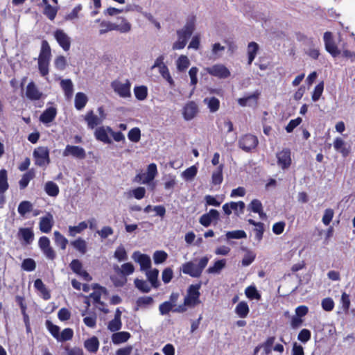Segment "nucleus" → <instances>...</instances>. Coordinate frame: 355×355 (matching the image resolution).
Segmentation results:
<instances>
[{"label": "nucleus", "instance_id": "052dcab7", "mask_svg": "<svg viewBox=\"0 0 355 355\" xmlns=\"http://www.w3.org/2000/svg\"><path fill=\"white\" fill-rule=\"evenodd\" d=\"M231 202H232V210L234 211V214L236 216H239L241 214H243L244 209L245 207V205L243 201Z\"/></svg>", "mask_w": 355, "mask_h": 355}, {"label": "nucleus", "instance_id": "680f3d73", "mask_svg": "<svg viewBox=\"0 0 355 355\" xmlns=\"http://www.w3.org/2000/svg\"><path fill=\"white\" fill-rule=\"evenodd\" d=\"M146 194V189L142 187H139L136 189H132L129 192L130 196H133L137 200L142 199Z\"/></svg>", "mask_w": 355, "mask_h": 355}, {"label": "nucleus", "instance_id": "0eeeda50", "mask_svg": "<svg viewBox=\"0 0 355 355\" xmlns=\"http://www.w3.org/2000/svg\"><path fill=\"white\" fill-rule=\"evenodd\" d=\"M326 51L329 53L334 58L338 56L341 51L337 47L332 33L327 31L323 36Z\"/></svg>", "mask_w": 355, "mask_h": 355}, {"label": "nucleus", "instance_id": "bb28decb", "mask_svg": "<svg viewBox=\"0 0 355 355\" xmlns=\"http://www.w3.org/2000/svg\"><path fill=\"white\" fill-rule=\"evenodd\" d=\"M93 288L95 291L89 295V297L93 300L94 303L97 304L101 302V297L103 294H107V291L105 287L101 286L98 284H94L93 286Z\"/></svg>", "mask_w": 355, "mask_h": 355}, {"label": "nucleus", "instance_id": "49530a36", "mask_svg": "<svg viewBox=\"0 0 355 355\" xmlns=\"http://www.w3.org/2000/svg\"><path fill=\"white\" fill-rule=\"evenodd\" d=\"M204 103L207 105L210 112H215L219 109L220 101L215 97L205 98Z\"/></svg>", "mask_w": 355, "mask_h": 355}, {"label": "nucleus", "instance_id": "a878e982", "mask_svg": "<svg viewBox=\"0 0 355 355\" xmlns=\"http://www.w3.org/2000/svg\"><path fill=\"white\" fill-rule=\"evenodd\" d=\"M87 228V223L82 221L77 225H70L68 227V235L71 237H75L77 234H81Z\"/></svg>", "mask_w": 355, "mask_h": 355}, {"label": "nucleus", "instance_id": "338daca9", "mask_svg": "<svg viewBox=\"0 0 355 355\" xmlns=\"http://www.w3.org/2000/svg\"><path fill=\"white\" fill-rule=\"evenodd\" d=\"M128 137L132 142H138L141 138V131L139 128H132L128 134Z\"/></svg>", "mask_w": 355, "mask_h": 355}, {"label": "nucleus", "instance_id": "9b49d317", "mask_svg": "<svg viewBox=\"0 0 355 355\" xmlns=\"http://www.w3.org/2000/svg\"><path fill=\"white\" fill-rule=\"evenodd\" d=\"M53 37L64 51L69 50L71 47V38L63 30H56L53 33Z\"/></svg>", "mask_w": 355, "mask_h": 355}, {"label": "nucleus", "instance_id": "603ef678", "mask_svg": "<svg viewBox=\"0 0 355 355\" xmlns=\"http://www.w3.org/2000/svg\"><path fill=\"white\" fill-rule=\"evenodd\" d=\"M245 293L247 297L251 300H260L261 298V295L258 293V291L254 286H250L247 287L245 290Z\"/></svg>", "mask_w": 355, "mask_h": 355}, {"label": "nucleus", "instance_id": "864d4df0", "mask_svg": "<svg viewBox=\"0 0 355 355\" xmlns=\"http://www.w3.org/2000/svg\"><path fill=\"white\" fill-rule=\"evenodd\" d=\"M226 237L227 239H245L247 237V234L243 230H234L227 232L226 233Z\"/></svg>", "mask_w": 355, "mask_h": 355}, {"label": "nucleus", "instance_id": "3c124183", "mask_svg": "<svg viewBox=\"0 0 355 355\" xmlns=\"http://www.w3.org/2000/svg\"><path fill=\"white\" fill-rule=\"evenodd\" d=\"M34 286L37 290H38L43 294V297L45 300H48L50 298V295L47 289L46 288L45 285L40 279H37L35 281Z\"/></svg>", "mask_w": 355, "mask_h": 355}, {"label": "nucleus", "instance_id": "ea45409f", "mask_svg": "<svg viewBox=\"0 0 355 355\" xmlns=\"http://www.w3.org/2000/svg\"><path fill=\"white\" fill-rule=\"evenodd\" d=\"M55 243L62 250H65L68 244V240L58 231L53 232Z\"/></svg>", "mask_w": 355, "mask_h": 355}, {"label": "nucleus", "instance_id": "20e7f679", "mask_svg": "<svg viewBox=\"0 0 355 355\" xmlns=\"http://www.w3.org/2000/svg\"><path fill=\"white\" fill-rule=\"evenodd\" d=\"M200 284H192L189 286L187 290V294L184 297V304L187 306L194 307L200 303Z\"/></svg>", "mask_w": 355, "mask_h": 355}, {"label": "nucleus", "instance_id": "f257e3e1", "mask_svg": "<svg viewBox=\"0 0 355 355\" xmlns=\"http://www.w3.org/2000/svg\"><path fill=\"white\" fill-rule=\"evenodd\" d=\"M196 29V17H189L184 26L177 31L178 40L173 44V50H180L184 48L188 40Z\"/></svg>", "mask_w": 355, "mask_h": 355}, {"label": "nucleus", "instance_id": "a18cd8bd", "mask_svg": "<svg viewBox=\"0 0 355 355\" xmlns=\"http://www.w3.org/2000/svg\"><path fill=\"white\" fill-rule=\"evenodd\" d=\"M134 283L135 287L142 293H149L151 290V285L145 280L135 279Z\"/></svg>", "mask_w": 355, "mask_h": 355}, {"label": "nucleus", "instance_id": "c9c22d12", "mask_svg": "<svg viewBox=\"0 0 355 355\" xmlns=\"http://www.w3.org/2000/svg\"><path fill=\"white\" fill-rule=\"evenodd\" d=\"M44 191L48 196L56 197L59 194V187L56 183L53 181H48L44 185Z\"/></svg>", "mask_w": 355, "mask_h": 355}, {"label": "nucleus", "instance_id": "4468645a", "mask_svg": "<svg viewBox=\"0 0 355 355\" xmlns=\"http://www.w3.org/2000/svg\"><path fill=\"white\" fill-rule=\"evenodd\" d=\"M277 164L282 169L289 168L291 164V150L288 148H284L276 155Z\"/></svg>", "mask_w": 355, "mask_h": 355}, {"label": "nucleus", "instance_id": "e2e57ef3", "mask_svg": "<svg viewBox=\"0 0 355 355\" xmlns=\"http://www.w3.org/2000/svg\"><path fill=\"white\" fill-rule=\"evenodd\" d=\"M46 327L48 330L50 331L51 335L55 338L58 339L60 334V327L54 324H53L50 320L46 321Z\"/></svg>", "mask_w": 355, "mask_h": 355}, {"label": "nucleus", "instance_id": "79ce46f5", "mask_svg": "<svg viewBox=\"0 0 355 355\" xmlns=\"http://www.w3.org/2000/svg\"><path fill=\"white\" fill-rule=\"evenodd\" d=\"M225 264L226 261L225 259L218 260L212 266L208 268L207 272L209 274H218L225 268Z\"/></svg>", "mask_w": 355, "mask_h": 355}, {"label": "nucleus", "instance_id": "2eb2a0df", "mask_svg": "<svg viewBox=\"0 0 355 355\" xmlns=\"http://www.w3.org/2000/svg\"><path fill=\"white\" fill-rule=\"evenodd\" d=\"M198 112V107L193 101H189L185 104L182 109V116L184 120L191 121Z\"/></svg>", "mask_w": 355, "mask_h": 355}, {"label": "nucleus", "instance_id": "39448f33", "mask_svg": "<svg viewBox=\"0 0 355 355\" xmlns=\"http://www.w3.org/2000/svg\"><path fill=\"white\" fill-rule=\"evenodd\" d=\"M35 164L41 167H46L50 163L49 150L46 146L36 148L33 153Z\"/></svg>", "mask_w": 355, "mask_h": 355}, {"label": "nucleus", "instance_id": "c756f323", "mask_svg": "<svg viewBox=\"0 0 355 355\" xmlns=\"http://www.w3.org/2000/svg\"><path fill=\"white\" fill-rule=\"evenodd\" d=\"M223 164H219L218 167L212 172L211 184L214 185H220L223 180Z\"/></svg>", "mask_w": 355, "mask_h": 355}, {"label": "nucleus", "instance_id": "6ab92c4d", "mask_svg": "<svg viewBox=\"0 0 355 355\" xmlns=\"http://www.w3.org/2000/svg\"><path fill=\"white\" fill-rule=\"evenodd\" d=\"M26 95L28 98L36 101L42 97V93L39 91L33 82H31L26 87Z\"/></svg>", "mask_w": 355, "mask_h": 355}, {"label": "nucleus", "instance_id": "a19ab883", "mask_svg": "<svg viewBox=\"0 0 355 355\" xmlns=\"http://www.w3.org/2000/svg\"><path fill=\"white\" fill-rule=\"evenodd\" d=\"M35 177V172L30 170L24 173L19 182L20 189H24L28 185L29 182Z\"/></svg>", "mask_w": 355, "mask_h": 355}, {"label": "nucleus", "instance_id": "72a5a7b5", "mask_svg": "<svg viewBox=\"0 0 355 355\" xmlns=\"http://www.w3.org/2000/svg\"><path fill=\"white\" fill-rule=\"evenodd\" d=\"M88 101V98L87 95L83 92H78L76 94L74 105L75 107L78 110H82L86 105Z\"/></svg>", "mask_w": 355, "mask_h": 355}, {"label": "nucleus", "instance_id": "f03ea898", "mask_svg": "<svg viewBox=\"0 0 355 355\" xmlns=\"http://www.w3.org/2000/svg\"><path fill=\"white\" fill-rule=\"evenodd\" d=\"M51 59V47L46 40H43L41 44V49L37 58V65L40 75L47 80Z\"/></svg>", "mask_w": 355, "mask_h": 355}, {"label": "nucleus", "instance_id": "393cba45", "mask_svg": "<svg viewBox=\"0 0 355 355\" xmlns=\"http://www.w3.org/2000/svg\"><path fill=\"white\" fill-rule=\"evenodd\" d=\"M259 93L256 92L248 96L240 98L238 99V103L241 106H254L257 103Z\"/></svg>", "mask_w": 355, "mask_h": 355}, {"label": "nucleus", "instance_id": "412c9836", "mask_svg": "<svg viewBox=\"0 0 355 355\" xmlns=\"http://www.w3.org/2000/svg\"><path fill=\"white\" fill-rule=\"evenodd\" d=\"M85 120L87 123L89 128L93 129L96 125L101 124L103 121L102 119L94 114L92 110L88 112L85 116Z\"/></svg>", "mask_w": 355, "mask_h": 355}, {"label": "nucleus", "instance_id": "0e129e2a", "mask_svg": "<svg viewBox=\"0 0 355 355\" xmlns=\"http://www.w3.org/2000/svg\"><path fill=\"white\" fill-rule=\"evenodd\" d=\"M159 72L160 73V74L162 75L163 78L165 79L168 83V84L170 85L171 87L174 86V85H175L174 80L172 78V77L170 74L169 70L166 66L162 67V69H160L159 70Z\"/></svg>", "mask_w": 355, "mask_h": 355}, {"label": "nucleus", "instance_id": "473e14b6", "mask_svg": "<svg viewBox=\"0 0 355 355\" xmlns=\"http://www.w3.org/2000/svg\"><path fill=\"white\" fill-rule=\"evenodd\" d=\"M130 338V334L128 331L114 332L112 336L114 344L119 345L126 342Z\"/></svg>", "mask_w": 355, "mask_h": 355}, {"label": "nucleus", "instance_id": "6e6552de", "mask_svg": "<svg viewBox=\"0 0 355 355\" xmlns=\"http://www.w3.org/2000/svg\"><path fill=\"white\" fill-rule=\"evenodd\" d=\"M257 144L258 139L257 137L250 134L241 137L239 141V147L246 152L255 148Z\"/></svg>", "mask_w": 355, "mask_h": 355}, {"label": "nucleus", "instance_id": "423d86ee", "mask_svg": "<svg viewBox=\"0 0 355 355\" xmlns=\"http://www.w3.org/2000/svg\"><path fill=\"white\" fill-rule=\"evenodd\" d=\"M111 87L114 92L121 98H126L131 96V84L129 80H125V82L114 80L111 83Z\"/></svg>", "mask_w": 355, "mask_h": 355}, {"label": "nucleus", "instance_id": "f704fd0d", "mask_svg": "<svg viewBox=\"0 0 355 355\" xmlns=\"http://www.w3.org/2000/svg\"><path fill=\"white\" fill-rule=\"evenodd\" d=\"M259 45L254 42H251L248 44L247 48V53L248 57V64L250 65L253 60H254L257 52L259 51Z\"/></svg>", "mask_w": 355, "mask_h": 355}, {"label": "nucleus", "instance_id": "8fccbe9b", "mask_svg": "<svg viewBox=\"0 0 355 355\" xmlns=\"http://www.w3.org/2000/svg\"><path fill=\"white\" fill-rule=\"evenodd\" d=\"M135 97L139 101H144L146 98L148 94V89L146 86H138L134 88Z\"/></svg>", "mask_w": 355, "mask_h": 355}, {"label": "nucleus", "instance_id": "b1692460", "mask_svg": "<svg viewBox=\"0 0 355 355\" xmlns=\"http://www.w3.org/2000/svg\"><path fill=\"white\" fill-rule=\"evenodd\" d=\"M146 272V276L148 280V282L150 283L151 286L154 288H157L159 286V282L158 281V275H159V270L157 268L154 269H148L145 271Z\"/></svg>", "mask_w": 355, "mask_h": 355}, {"label": "nucleus", "instance_id": "37998d69", "mask_svg": "<svg viewBox=\"0 0 355 355\" xmlns=\"http://www.w3.org/2000/svg\"><path fill=\"white\" fill-rule=\"evenodd\" d=\"M33 204L28 200L22 201L19 203L17 211L18 213L21 216H24L27 213H29L33 209Z\"/></svg>", "mask_w": 355, "mask_h": 355}, {"label": "nucleus", "instance_id": "774afa93", "mask_svg": "<svg viewBox=\"0 0 355 355\" xmlns=\"http://www.w3.org/2000/svg\"><path fill=\"white\" fill-rule=\"evenodd\" d=\"M311 331L307 329H303L300 331V333L297 336V339L300 342H302L303 343H306L311 339Z\"/></svg>", "mask_w": 355, "mask_h": 355}, {"label": "nucleus", "instance_id": "7c9ffc66", "mask_svg": "<svg viewBox=\"0 0 355 355\" xmlns=\"http://www.w3.org/2000/svg\"><path fill=\"white\" fill-rule=\"evenodd\" d=\"M70 244L82 254H85L87 251V242L81 237H78L74 241H71Z\"/></svg>", "mask_w": 355, "mask_h": 355}, {"label": "nucleus", "instance_id": "2f4dec72", "mask_svg": "<svg viewBox=\"0 0 355 355\" xmlns=\"http://www.w3.org/2000/svg\"><path fill=\"white\" fill-rule=\"evenodd\" d=\"M60 87L64 91V95L67 99L72 97L73 92V85L70 79H64L60 82Z\"/></svg>", "mask_w": 355, "mask_h": 355}, {"label": "nucleus", "instance_id": "7ed1b4c3", "mask_svg": "<svg viewBox=\"0 0 355 355\" xmlns=\"http://www.w3.org/2000/svg\"><path fill=\"white\" fill-rule=\"evenodd\" d=\"M209 258L207 256L201 257L199 259H194L183 263L180 268V270L185 275H188L192 277H200L203 270L207 266Z\"/></svg>", "mask_w": 355, "mask_h": 355}, {"label": "nucleus", "instance_id": "4c0bfd02", "mask_svg": "<svg viewBox=\"0 0 355 355\" xmlns=\"http://www.w3.org/2000/svg\"><path fill=\"white\" fill-rule=\"evenodd\" d=\"M250 311L249 306L245 302H240L235 308V313L241 318L247 317Z\"/></svg>", "mask_w": 355, "mask_h": 355}, {"label": "nucleus", "instance_id": "13d9d810", "mask_svg": "<svg viewBox=\"0 0 355 355\" xmlns=\"http://www.w3.org/2000/svg\"><path fill=\"white\" fill-rule=\"evenodd\" d=\"M198 69L196 67H192L189 71V76L190 78V85L193 87V89L196 88L198 83L197 75Z\"/></svg>", "mask_w": 355, "mask_h": 355}, {"label": "nucleus", "instance_id": "1a4fd4ad", "mask_svg": "<svg viewBox=\"0 0 355 355\" xmlns=\"http://www.w3.org/2000/svg\"><path fill=\"white\" fill-rule=\"evenodd\" d=\"M205 71L210 75L219 78H227L230 76L229 69L221 64H216L205 68Z\"/></svg>", "mask_w": 355, "mask_h": 355}, {"label": "nucleus", "instance_id": "dca6fc26", "mask_svg": "<svg viewBox=\"0 0 355 355\" xmlns=\"http://www.w3.org/2000/svg\"><path fill=\"white\" fill-rule=\"evenodd\" d=\"M53 217L50 213H47L44 216L40 218L39 227L42 232L49 233L51 232L53 225Z\"/></svg>", "mask_w": 355, "mask_h": 355}, {"label": "nucleus", "instance_id": "f8f14e48", "mask_svg": "<svg viewBox=\"0 0 355 355\" xmlns=\"http://www.w3.org/2000/svg\"><path fill=\"white\" fill-rule=\"evenodd\" d=\"M132 259L140 266L141 271H146L151 268V260L148 255L135 251L132 254Z\"/></svg>", "mask_w": 355, "mask_h": 355}, {"label": "nucleus", "instance_id": "f3484780", "mask_svg": "<svg viewBox=\"0 0 355 355\" xmlns=\"http://www.w3.org/2000/svg\"><path fill=\"white\" fill-rule=\"evenodd\" d=\"M219 219V212L216 209H211L208 213L202 215L199 219L200 223L204 227H209L213 220Z\"/></svg>", "mask_w": 355, "mask_h": 355}, {"label": "nucleus", "instance_id": "4be33fe9", "mask_svg": "<svg viewBox=\"0 0 355 355\" xmlns=\"http://www.w3.org/2000/svg\"><path fill=\"white\" fill-rule=\"evenodd\" d=\"M108 133L107 127H100L95 130L94 135L97 140L105 144H111L112 140L110 139Z\"/></svg>", "mask_w": 355, "mask_h": 355}, {"label": "nucleus", "instance_id": "cd10ccee", "mask_svg": "<svg viewBox=\"0 0 355 355\" xmlns=\"http://www.w3.org/2000/svg\"><path fill=\"white\" fill-rule=\"evenodd\" d=\"M85 348L90 353H96L99 347V341L97 337L92 336L84 342Z\"/></svg>", "mask_w": 355, "mask_h": 355}, {"label": "nucleus", "instance_id": "e433bc0d", "mask_svg": "<svg viewBox=\"0 0 355 355\" xmlns=\"http://www.w3.org/2000/svg\"><path fill=\"white\" fill-rule=\"evenodd\" d=\"M334 147L336 151L340 152L343 157L349 154V150L345 147V142L340 137H336L334 141Z\"/></svg>", "mask_w": 355, "mask_h": 355}, {"label": "nucleus", "instance_id": "09e8293b", "mask_svg": "<svg viewBox=\"0 0 355 355\" xmlns=\"http://www.w3.org/2000/svg\"><path fill=\"white\" fill-rule=\"evenodd\" d=\"M114 257L119 262L126 261L128 259V254L125 248L123 245H119L116 248Z\"/></svg>", "mask_w": 355, "mask_h": 355}, {"label": "nucleus", "instance_id": "4d7b16f0", "mask_svg": "<svg viewBox=\"0 0 355 355\" xmlns=\"http://www.w3.org/2000/svg\"><path fill=\"white\" fill-rule=\"evenodd\" d=\"M122 327V322L121 319L114 318L109 322L107 329L112 332H116L120 330Z\"/></svg>", "mask_w": 355, "mask_h": 355}, {"label": "nucleus", "instance_id": "bf43d9fd", "mask_svg": "<svg viewBox=\"0 0 355 355\" xmlns=\"http://www.w3.org/2000/svg\"><path fill=\"white\" fill-rule=\"evenodd\" d=\"M73 331L70 328L64 329L61 334H59V337L57 339L58 341H67L73 338Z\"/></svg>", "mask_w": 355, "mask_h": 355}, {"label": "nucleus", "instance_id": "6e6d98bb", "mask_svg": "<svg viewBox=\"0 0 355 355\" xmlns=\"http://www.w3.org/2000/svg\"><path fill=\"white\" fill-rule=\"evenodd\" d=\"M114 31H119L122 33H128L131 30V24L125 19H123L120 24H115Z\"/></svg>", "mask_w": 355, "mask_h": 355}, {"label": "nucleus", "instance_id": "69168bd1", "mask_svg": "<svg viewBox=\"0 0 355 355\" xmlns=\"http://www.w3.org/2000/svg\"><path fill=\"white\" fill-rule=\"evenodd\" d=\"M101 29L99 30L100 35H103L106 33L108 31H114L115 24L103 21L100 24Z\"/></svg>", "mask_w": 355, "mask_h": 355}, {"label": "nucleus", "instance_id": "c85d7f7f", "mask_svg": "<svg viewBox=\"0 0 355 355\" xmlns=\"http://www.w3.org/2000/svg\"><path fill=\"white\" fill-rule=\"evenodd\" d=\"M18 235L26 244H30L34 239V233L31 228H20Z\"/></svg>", "mask_w": 355, "mask_h": 355}, {"label": "nucleus", "instance_id": "5701e85b", "mask_svg": "<svg viewBox=\"0 0 355 355\" xmlns=\"http://www.w3.org/2000/svg\"><path fill=\"white\" fill-rule=\"evenodd\" d=\"M56 114V109L51 107L44 111V112L40 115V119L44 123H49L54 120Z\"/></svg>", "mask_w": 355, "mask_h": 355}, {"label": "nucleus", "instance_id": "5fc2aeb1", "mask_svg": "<svg viewBox=\"0 0 355 355\" xmlns=\"http://www.w3.org/2000/svg\"><path fill=\"white\" fill-rule=\"evenodd\" d=\"M323 90H324V83L320 82L314 88V90L313 92L312 96H311L312 101L314 102L318 101L319 100V98H320V96H322Z\"/></svg>", "mask_w": 355, "mask_h": 355}, {"label": "nucleus", "instance_id": "de8ad7c7", "mask_svg": "<svg viewBox=\"0 0 355 355\" xmlns=\"http://www.w3.org/2000/svg\"><path fill=\"white\" fill-rule=\"evenodd\" d=\"M153 258L155 264H161L167 259L168 254L164 250H157L153 253Z\"/></svg>", "mask_w": 355, "mask_h": 355}, {"label": "nucleus", "instance_id": "c03bdc74", "mask_svg": "<svg viewBox=\"0 0 355 355\" xmlns=\"http://www.w3.org/2000/svg\"><path fill=\"white\" fill-rule=\"evenodd\" d=\"M198 173V168L196 166H191L187 168L182 173V177L187 181L192 180Z\"/></svg>", "mask_w": 355, "mask_h": 355}, {"label": "nucleus", "instance_id": "9d476101", "mask_svg": "<svg viewBox=\"0 0 355 355\" xmlns=\"http://www.w3.org/2000/svg\"><path fill=\"white\" fill-rule=\"evenodd\" d=\"M62 155L64 157L72 156L78 159H83L86 157V153L83 148L78 146L67 145Z\"/></svg>", "mask_w": 355, "mask_h": 355}, {"label": "nucleus", "instance_id": "58836bf2", "mask_svg": "<svg viewBox=\"0 0 355 355\" xmlns=\"http://www.w3.org/2000/svg\"><path fill=\"white\" fill-rule=\"evenodd\" d=\"M190 65V61L187 55H182L176 60L177 69L180 72L184 71Z\"/></svg>", "mask_w": 355, "mask_h": 355}, {"label": "nucleus", "instance_id": "aec40b11", "mask_svg": "<svg viewBox=\"0 0 355 355\" xmlns=\"http://www.w3.org/2000/svg\"><path fill=\"white\" fill-rule=\"evenodd\" d=\"M154 304V300L150 296H142L137 298L136 301L135 310L148 309Z\"/></svg>", "mask_w": 355, "mask_h": 355}, {"label": "nucleus", "instance_id": "a211bd4d", "mask_svg": "<svg viewBox=\"0 0 355 355\" xmlns=\"http://www.w3.org/2000/svg\"><path fill=\"white\" fill-rule=\"evenodd\" d=\"M113 270L116 274L126 277V276L134 272L135 267L132 263L128 262L122 264L121 266L117 264H114L113 266Z\"/></svg>", "mask_w": 355, "mask_h": 355}, {"label": "nucleus", "instance_id": "ddd939ff", "mask_svg": "<svg viewBox=\"0 0 355 355\" xmlns=\"http://www.w3.org/2000/svg\"><path fill=\"white\" fill-rule=\"evenodd\" d=\"M157 174V166L155 164L152 163L148 166L146 173L137 175L136 179L139 178L143 184H148L154 180Z\"/></svg>", "mask_w": 355, "mask_h": 355}]
</instances>
